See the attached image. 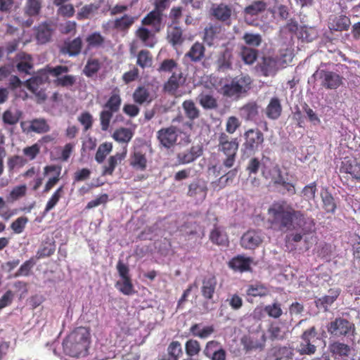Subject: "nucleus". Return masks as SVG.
Here are the masks:
<instances>
[{
    "mask_svg": "<svg viewBox=\"0 0 360 360\" xmlns=\"http://www.w3.org/2000/svg\"><path fill=\"white\" fill-rule=\"evenodd\" d=\"M341 289L339 288H330L328 291V295L319 298L316 301L317 305H321L324 308L330 306L340 296Z\"/></svg>",
    "mask_w": 360,
    "mask_h": 360,
    "instance_id": "c756f323",
    "label": "nucleus"
},
{
    "mask_svg": "<svg viewBox=\"0 0 360 360\" xmlns=\"http://www.w3.org/2000/svg\"><path fill=\"white\" fill-rule=\"evenodd\" d=\"M133 98L135 103L140 105L151 101L149 91L145 86H139L133 94Z\"/></svg>",
    "mask_w": 360,
    "mask_h": 360,
    "instance_id": "c03bdc74",
    "label": "nucleus"
},
{
    "mask_svg": "<svg viewBox=\"0 0 360 360\" xmlns=\"http://www.w3.org/2000/svg\"><path fill=\"white\" fill-rule=\"evenodd\" d=\"M162 18L163 13L153 9L142 19L141 24L151 26L155 32H159L162 27Z\"/></svg>",
    "mask_w": 360,
    "mask_h": 360,
    "instance_id": "aec40b11",
    "label": "nucleus"
},
{
    "mask_svg": "<svg viewBox=\"0 0 360 360\" xmlns=\"http://www.w3.org/2000/svg\"><path fill=\"white\" fill-rule=\"evenodd\" d=\"M100 69V63L98 60L93 59L88 60L84 67V73L87 77H91Z\"/></svg>",
    "mask_w": 360,
    "mask_h": 360,
    "instance_id": "052dcab7",
    "label": "nucleus"
},
{
    "mask_svg": "<svg viewBox=\"0 0 360 360\" xmlns=\"http://www.w3.org/2000/svg\"><path fill=\"white\" fill-rule=\"evenodd\" d=\"M105 37L99 32H94L89 34L86 38L87 49L103 47L105 44Z\"/></svg>",
    "mask_w": 360,
    "mask_h": 360,
    "instance_id": "f704fd0d",
    "label": "nucleus"
},
{
    "mask_svg": "<svg viewBox=\"0 0 360 360\" xmlns=\"http://www.w3.org/2000/svg\"><path fill=\"white\" fill-rule=\"evenodd\" d=\"M167 39L168 41L174 46L181 44L184 41L183 31L181 28L177 25L171 27L167 32Z\"/></svg>",
    "mask_w": 360,
    "mask_h": 360,
    "instance_id": "e433bc0d",
    "label": "nucleus"
},
{
    "mask_svg": "<svg viewBox=\"0 0 360 360\" xmlns=\"http://www.w3.org/2000/svg\"><path fill=\"white\" fill-rule=\"evenodd\" d=\"M28 219L26 217H20L15 219L11 225V229L15 233H21L27 222Z\"/></svg>",
    "mask_w": 360,
    "mask_h": 360,
    "instance_id": "69168bd1",
    "label": "nucleus"
},
{
    "mask_svg": "<svg viewBox=\"0 0 360 360\" xmlns=\"http://www.w3.org/2000/svg\"><path fill=\"white\" fill-rule=\"evenodd\" d=\"M22 153L29 160H32L39 154L40 146L38 143H34L31 146H27L23 148Z\"/></svg>",
    "mask_w": 360,
    "mask_h": 360,
    "instance_id": "0e129e2a",
    "label": "nucleus"
},
{
    "mask_svg": "<svg viewBox=\"0 0 360 360\" xmlns=\"http://www.w3.org/2000/svg\"><path fill=\"white\" fill-rule=\"evenodd\" d=\"M239 143L237 138H231L224 132H221L218 138V151L224 158L222 165L227 169L231 168L236 160Z\"/></svg>",
    "mask_w": 360,
    "mask_h": 360,
    "instance_id": "7ed1b4c3",
    "label": "nucleus"
},
{
    "mask_svg": "<svg viewBox=\"0 0 360 360\" xmlns=\"http://www.w3.org/2000/svg\"><path fill=\"white\" fill-rule=\"evenodd\" d=\"M112 145L111 143H103L101 144L96 151L95 160L98 163H102L105 159L106 156L111 152Z\"/></svg>",
    "mask_w": 360,
    "mask_h": 360,
    "instance_id": "3c124183",
    "label": "nucleus"
},
{
    "mask_svg": "<svg viewBox=\"0 0 360 360\" xmlns=\"http://www.w3.org/2000/svg\"><path fill=\"white\" fill-rule=\"evenodd\" d=\"M136 37L143 43V44L148 48H153L156 44L155 34L148 29L141 27L138 28L135 32Z\"/></svg>",
    "mask_w": 360,
    "mask_h": 360,
    "instance_id": "bb28decb",
    "label": "nucleus"
},
{
    "mask_svg": "<svg viewBox=\"0 0 360 360\" xmlns=\"http://www.w3.org/2000/svg\"><path fill=\"white\" fill-rule=\"evenodd\" d=\"M264 311L266 314L272 318L278 319L282 315L281 305L278 302H274L271 304L265 306Z\"/></svg>",
    "mask_w": 360,
    "mask_h": 360,
    "instance_id": "6e6d98bb",
    "label": "nucleus"
},
{
    "mask_svg": "<svg viewBox=\"0 0 360 360\" xmlns=\"http://www.w3.org/2000/svg\"><path fill=\"white\" fill-rule=\"evenodd\" d=\"M82 48V40L78 37L72 40H65L60 48V52L69 56H78Z\"/></svg>",
    "mask_w": 360,
    "mask_h": 360,
    "instance_id": "a211bd4d",
    "label": "nucleus"
},
{
    "mask_svg": "<svg viewBox=\"0 0 360 360\" xmlns=\"http://www.w3.org/2000/svg\"><path fill=\"white\" fill-rule=\"evenodd\" d=\"M317 335L316 328L312 326L305 330L301 335V342L297 347L300 355H313L316 352V347L311 343V340Z\"/></svg>",
    "mask_w": 360,
    "mask_h": 360,
    "instance_id": "0eeeda50",
    "label": "nucleus"
},
{
    "mask_svg": "<svg viewBox=\"0 0 360 360\" xmlns=\"http://www.w3.org/2000/svg\"><path fill=\"white\" fill-rule=\"evenodd\" d=\"M278 60L277 57L264 56L258 63L257 68L263 76H273L278 70Z\"/></svg>",
    "mask_w": 360,
    "mask_h": 360,
    "instance_id": "4468645a",
    "label": "nucleus"
},
{
    "mask_svg": "<svg viewBox=\"0 0 360 360\" xmlns=\"http://www.w3.org/2000/svg\"><path fill=\"white\" fill-rule=\"evenodd\" d=\"M222 349L220 343L216 340H211L207 342L203 351V354L207 358L211 356L212 354L217 352L219 349Z\"/></svg>",
    "mask_w": 360,
    "mask_h": 360,
    "instance_id": "e2e57ef3",
    "label": "nucleus"
},
{
    "mask_svg": "<svg viewBox=\"0 0 360 360\" xmlns=\"http://www.w3.org/2000/svg\"><path fill=\"white\" fill-rule=\"evenodd\" d=\"M134 21V17L125 14L121 18H118L115 20L113 27L117 30L124 32L130 28Z\"/></svg>",
    "mask_w": 360,
    "mask_h": 360,
    "instance_id": "c9c22d12",
    "label": "nucleus"
},
{
    "mask_svg": "<svg viewBox=\"0 0 360 360\" xmlns=\"http://www.w3.org/2000/svg\"><path fill=\"white\" fill-rule=\"evenodd\" d=\"M47 80L46 76L37 75L32 77L26 82L27 89L34 94L39 102L46 100L45 84Z\"/></svg>",
    "mask_w": 360,
    "mask_h": 360,
    "instance_id": "1a4fd4ad",
    "label": "nucleus"
},
{
    "mask_svg": "<svg viewBox=\"0 0 360 360\" xmlns=\"http://www.w3.org/2000/svg\"><path fill=\"white\" fill-rule=\"evenodd\" d=\"M262 175L266 179H269L273 186L278 188L283 194L293 195L296 193L295 186L293 183L288 181L283 175L278 165L271 168H265L262 171Z\"/></svg>",
    "mask_w": 360,
    "mask_h": 360,
    "instance_id": "20e7f679",
    "label": "nucleus"
},
{
    "mask_svg": "<svg viewBox=\"0 0 360 360\" xmlns=\"http://www.w3.org/2000/svg\"><path fill=\"white\" fill-rule=\"evenodd\" d=\"M246 293L252 297H264L268 295L269 290L266 285L262 283H255L250 285L248 287Z\"/></svg>",
    "mask_w": 360,
    "mask_h": 360,
    "instance_id": "37998d69",
    "label": "nucleus"
},
{
    "mask_svg": "<svg viewBox=\"0 0 360 360\" xmlns=\"http://www.w3.org/2000/svg\"><path fill=\"white\" fill-rule=\"evenodd\" d=\"M153 57L150 51L142 49L136 56V65L142 69L150 68L153 65Z\"/></svg>",
    "mask_w": 360,
    "mask_h": 360,
    "instance_id": "473e14b6",
    "label": "nucleus"
},
{
    "mask_svg": "<svg viewBox=\"0 0 360 360\" xmlns=\"http://www.w3.org/2000/svg\"><path fill=\"white\" fill-rule=\"evenodd\" d=\"M30 128L37 133H45L49 131V126L44 120H34L31 122Z\"/></svg>",
    "mask_w": 360,
    "mask_h": 360,
    "instance_id": "bf43d9fd",
    "label": "nucleus"
},
{
    "mask_svg": "<svg viewBox=\"0 0 360 360\" xmlns=\"http://www.w3.org/2000/svg\"><path fill=\"white\" fill-rule=\"evenodd\" d=\"M185 350L189 356L198 355L200 352V345L196 340H188L185 344Z\"/></svg>",
    "mask_w": 360,
    "mask_h": 360,
    "instance_id": "4d7b16f0",
    "label": "nucleus"
},
{
    "mask_svg": "<svg viewBox=\"0 0 360 360\" xmlns=\"http://www.w3.org/2000/svg\"><path fill=\"white\" fill-rule=\"evenodd\" d=\"M64 195V186L62 185L58 187L54 193L52 194L49 200H48L46 207L44 208V214L48 213L53 210L59 202L60 199Z\"/></svg>",
    "mask_w": 360,
    "mask_h": 360,
    "instance_id": "ea45409f",
    "label": "nucleus"
},
{
    "mask_svg": "<svg viewBox=\"0 0 360 360\" xmlns=\"http://www.w3.org/2000/svg\"><path fill=\"white\" fill-rule=\"evenodd\" d=\"M354 328V324L345 319L338 318L327 326L328 332L335 336H346Z\"/></svg>",
    "mask_w": 360,
    "mask_h": 360,
    "instance_id": "9b49d317",
    "label": "nucleus"
},
{
    "mask_svg": "<svg viewBox=\"0 0 360 360\" xmlns=\"http://www.w3.org/2000/svg\"><path fill=\"white\" fill-rule=\"evenodd\" d=\"M264 239V233L259 229H250L241 237L240 244L245 249L254 250L259 247Z\"/></svg>",
    "mask_w": 360,
    "mask_h": 360,
    "instance_id": "9d476101",
    "label": "nucleus"
},
{
    "mask_svg": "<svg viewBox=\"0 0 360 360\" xmlns=\"http://www.w3.org/2000/svg\"><path fill=\"white\" fill-rule=\"evenodd\" d=\"M219 27L217 26L210 25L207 27L204 30L203 41L208 46H212L214 40L216 38V35L219 32Z\"/></svg>",
    "mask_w": 360,
    "mask_h": 360,
    "instance_id": "5fc2aeb1",
    "label": "nucleus"
},
{
    "mask_svg": "<svg viewBox=\"0 0 360 360\" xmlns=\"http://www.w3.org/2000/svg\"><path fill=\"white\" fill-rule=\"evenodd\" d=\"M217 281L214 276L205 277L202 282L201 293L204 298L211 300L215 292Z\"/></svg>",
    "mask_w": 360,
    "mask_h": 360,
    "instance_id": "4be33fe9",
    "label": "nucleus"
},
{
    "mask_svg": "<svg viewBox=\"0 0 360 360\" xmlns=\"http://www.w3.org/2000/svg\"><path fill=\"white\" fill-rule=\"evenodd\" d=\"M268 212L271 217V225L281 231L301 226L304 221V214L300 211L295 210L285 201L274 203Z\"/></svg>",
    "mask_w": 360,
    "mask_h": 360,
    "instance_id": "f257e3e1",
    "label": "nucleus"
},
{
    "mask_svg": "<svg viewBox=\"0 0 360 360\" xmlns=\"http://www.w3.org/2000/svg\"><path fill=\"white\" fill-rule=\"evenodd\" d=\"M179 64L172 58L165 59L160 63L158 68L159 72H173L174 71H178Z\"/></svg>",
    "mask_w": 360,
    "mask_h": 360,
    "instance_id": "603ef678",
    "label": "nucleus"
},
{
    "mask_svg": "<svg viewBox=\"0 0 360 360\" xmlns=\"http://www.w3.org/2000/svg\"><path fill=\"white\" fill-rule=\"evenodd\" d=\"M41 0H27L25 6V12L28 16H36L39 14L41 8Z\"/></svg>",
    "mask_w": 360,
    "mask_h": 360,
    "instance_id": "de8ad7c7",
    "label": "nucleus"
},
{
    "mask_svg": "<svg viewBox=\"0 0 360 360\" xmlns=\"http://www.w3.org/2000/svg\"><path fill=\"white\" fill-rule=\"evenodd\" d=\"M55 26L51 22L40 23L34 27V36L38 44H45L49 42L55 32Z\"/></svg>",
    "mask_w": 360,
    "mask_h": 360,
    "instance_id": "f8f14e48",
    "label": "nucleus"
},
{
    "mask_svg": "<svg viewBox=\"0 0 360 360\" xmlns=\"http://www.w3.org/2000/svg\"><path fill=\"white\" fill-rule=\"evenodd\" d=\"M214 332V327L213 326H207L200 328V324L195 323L190 328V333L192 335L200 339H206L209 338Z\"/></svg>",
    "mask_w": 360,
    "mask_h": 360,
    "instance_id": "2f4dec72",
    "label": "nucleus"
},
{
    "mask_svg": "<svg viewBox=\"0 0 360 360\" xmlns=\"http://www.w3.org/2000/svg\"><path fill=\"white\" fill-rule=\"evenodd\" d=\"M243 40L248 47H258L262 42V35L259 33L245 32L243 37Z\"/></svg>",
    "mask_w": 360,
    "mask_h": 360,
    "instance_id": "09e8293b",
    "label": "nucleus"
},
{
    "mask_svg": "<svg viewBox=\"0 0 360 360\" xmlns=\"http://www.w3.org/2000/svg\"><path fill=\"white\" fill-rule=\"evenodd\" d=\"M36 262L37 259L33 257L28 260H26L15 273L14 277L29 276L31 274L32 269L35 266Z\"/></svg>",
    "mask_w": 360,
    "mask_h": 360,
    "instance_id": "79ce46f5",
    "label": "nucleus"
},
{
    "mask_svg": "<svg viewBox=\"0 0 360 360\" xmlns=\"http://www.w3.org/2000/svg\"><path fill=\"white\" fill-rule=\"evenodd\" d=\"M121 98L118 91H113L108 101L105 104V108L110 112L119 111L121 105Z\"/></svg>",
    "mask_w": 360,
    "mask_h": 360,
    "instance_id": "a19ab883",
    "label": "nucleus"
},
{
    "mask_svg": "<svg viewBox=\"0 0 360 360\" xmlns=\"http://www.w3.org/2000/svg\"><path fill=\"white\" fill-rule=\"evenodd\" d=\"M139 76V69L134 67L131 70L124 73L122 79L126 84L135 81Z\"/></svg>",
    "mask_w": 360,
    "mask_h": 360,
    "instance_id": "774afa93",
    "label": "nucleus"
},
{
    "mask_svg": "<svg viewBox=\"0 0 360 360\" xmlns=\"http://www.w3.org/2000/svg\"><path fill=\"white\" fill-rule=\"evenodd\" d=\"M266 8V4L262 0L255 1L250 5L246 6L244 9V13L245 15H257L259 13L264 11Z\"/></svg>",
    "mask_w": 360,
    "mask_h": 360,
    "instance_id": "a18cd8bd",
    "label": "nucleus"
},
{
    "mask_svg": "<svg viewBox=\"0 0 360 360\" xmlns=\"http://www.w3.org/2000/svg\"><path fill=\"white\" fill-rule=\"evenodd\" d=\"M351 25L349 17L345 15L335 16L330 22L329 28L335 31L348 30Z\"/></svg>",
    "mask_w": 360,
    "mask_h": 360,
    "instance_id": "7c9ffc66",
    "label": "nucleus"
},
{
    "mask_svg": "<svg viewBox=\"0 0 360 360\" xmlns=\"http://www.w3.org/2000/svg\"><path fill=\"white\" fill-rule=\"evenodd\" d=\"M245 141L243 143L241 153L243 157L248 158L258 150L264 142V135L258 129H250L244 134Z\"/></svg>",
    "mask_w": 360,
    "mask_h": 360,
    "instance_id": "39448f33",
    "label": "nucleus"
},
{
    "mask_svg": "<svg viewBox=\"0 0 360 360\" xmlns=\"http://www.w3.org/2000/svg\"><path fill=\"white\" fill-rule=\"evenodd\" d=\"M198 98L200 105L205 109H213L217 107V101L211 95L200 94Z\"/></svg>",
    "mask_w": 360,
    "mask_h": 360,
    "instance_id": "13d9d810",
    "label": "nucleus"
},
{
    "mask_svg": "<svg viewBox=\"0 0 360 360\" xmlns=\"http://www.w3.org/2000/svg\"><path fill=\"white\" fill-rule=\"evenodd\" d=\"M177 136V130L174 127L164 128L157 132V139L160 143L167 149L174 146Z\"/></svg>",
    "mask_w": 360,
    "mask_h": 360,
    "instance_id": "ddd939ff",
    "label": "nucleus"
},
{
    "mask_svg": "<svg viewBox=\"0 0 360 360\" xmlns=\"http://www.w3.org/2000/svg\"><path fill=\"white\" fill-rule=\"evenodd\" d=\"M202 153V147L199 145L192 146L189 150L177 154L179 165H186L193 162Z\"/></svg>",
    "mask_w": 360,
    "mask_h": 360,
    "instance_id": "6ab92c4d",
    "label": "nucleus"
},
{
    "mask_svg": "<svg viewBox=\"0 0 360 360\" xmlns=\"http://www.w3.org/2000/svg\"><path fill=\"white\" fill-rule=\"evenodd\" d=\"M316 74L321 81V86L327 89H336L342 84L343 77L335 72L321 70Z\"/></svg>",
    "mask_w": 360,
    "mask_h": 360,
    "instance_id": "6e6552de",
    "label": "nucleus"
},
{
    "mask_svg": "<svg viewBox=\"0 0 360 360\" xmlns=\"http://www.w3.org/2000/svg\"><path fill=\"white\" fill-rule=\"evenodd\" d=\"M133 136L131 129L127 128H120L117 129L113 134V138L118 142L128 143Z\"/></svg>",
    "mask_w": 360,
    "mask_h": 360,
    "instance_id": "864d4df0",
    "label": "nucleus"
},
{
    "mask_svg": "<svg viewBox=\"0 0 360 360\" xmlns=\"http://www.w3.org/2000/svg\"><path fill=\"white\" fill-rule=\"evenodd\" d=\"M340 172L350 174L353 179L360 183V162L356 160L345 158L341 163Z\"/></svg>",
    "mask_w": 360,
    "mask_h": 360,
    "instance_id": "2eb2a0df",
    "label": "nucleus"
},
{
    "mask_svg": "<svg viewBox=\"0 0 360 360\" xmlns=\"http://www.w3.org/2000/svg\"><path fill=\"white\" fill-rule=\"evenodd\" d=\"M232 51L226 48L221 51L217 59V65L219 71H226L232 68Z\"/></svg>",
    "mask_w": 360,
    "mask_h": 360,
    "instance_id": "393cba45",
    "label": "nucleus"
},
{
    "mask_svg": "<svg viewBox=\"0 0 360 360\" xmlns=\"http://www.w3.org/2000/svg\"><path fill=\"white\" fill-rule=\"evenodd\" d=\"M126 155L127 150L125 149L122 153H117L115 155L110 156L108 159L107 163L103 167L102 176L112 175L115 167L121 163Z\"/></svg>",
    "mask_w": 360,
    "mask_h": 360,
    "instance_id": "412c9836",
    "label": "nucleus"
},
{
    "mask_svg": "<svg viewBox=\"0 0 360 360\" xmlns=\"http://www.w3.org/2000/svg\"><path fill=\"white\" fill-rule=\"evenodd\" d=\"M252 79L249 75L235 77L230 84L223 87L224 94L228 96H239L248 92L251 88Z\"/></svg>",
    "mask_w": 360,
    "mask_h": 360,
    "instance_id": "423d86ee",
    "label": "nucleus"
},
{
    "mask_svg": "<svg viewBox=\"0 0 360 360\" xmlns=\"http://www.w3.org/2000/svg\"><path fill=\"white\" fill-rule=\"evenodd\" d=\"M185 82V77L180 69L174 71L167 82L164 85L165 91L174 95L177 89Z\"/></svg>",
    "mask_w": 360,
    "mask_h": 360,
    "instance_id": "f3484780",
    "label": "nucleus"
},
{
    "mask_svg": "<svg viewBox=\"0 0 360 360\" xmlns=\"http://www.w3.org/2000/svg\"><path fill=\"white\" fill-rule=\"evenodd\" d=\"M205 53V48L204 45L199 41H196L185 54V57L188 58L193 63H198L204 58Z\"/></svg>",
    "mask_w": 360,
    "mask_h": 360,
    "instance_id": "a878e982",
    "label": "nucleus"
},
{
    "mask_svg": "<svg viewBox=\"0 0 360 360\" xmlns=\"http://www.w3.org/2000/svg\"><path fill=\"white\" fill-rule=\"evenodd\" d=\"M321 195L323 209L327 212L333 213L336 209V204L331 193L328 190H325L321 193Z\"/></svg>",
    "mask_w": 360,
    "mask_h": 360,
    "instance_id": "49530a36",
    "label": "nucleus"
},
{
    "mask_svg": "<svg viewBox=\"0 0 360 360\" xmlns=\"http://www.w3.org/2000/svg\"><path fill=\"white\" fill-rule=\"evenodd\" d=\"M116 288L124 295H130L134 293V285L131 277L122 278L115 284Z\"/></svg>",
    "mask_w": 360,
    "mask_h": 360,
    "instance_id": "8fccbe9b",
    "label": "nucleus"
},
{
    "mask_svg": "<svg viewBox=\"0 0 360 360\" xmlns=\"http://www.w3.org/2000/svg\"><path fill=\"white\" fill-rule=\"evenodd\" d=\"M129 165L134 169L144 171L147 167L146 153L141 147L135 148L132 152Z\"/></svg>",
    "mask_w": 360,
    "mask_h": 360,
    "instance_id": "dca6fc26",
    "label": "nucleus"
},
{
    "mask_svg": "<svg viewBox=\"0 0 360 360\" xmlns=\"http://www.w3.org/2000/svg\"><path fill=\"white\" fill-rule=\"evenodd\" d=\"M91 343L90 329L87 327L75 328L63 340L64 352L72 357L87 355Z\"/></svg>",
    "mask_w": 360,
    "mask_h": 360,
    "instance_id": "f03ea898",
    "label": "nucleus"
},
{
    "mask_svg": "<svg viewBox=\"0 0 360 360\" xmlns=\"http://www.w3.org/2000/svg\"><path fill=\"white\" fill-rule=\"evenodd\" d=\"M167 354L163 355L158 360H179L183 356V349L179 341H172L167 349Z\"/></svg>",
    "mask_w": 360,
    "mask_h": 360,
    "instance_id": "b1692460",
    "label": "nucleus"
},
{
    "mask_svg": "<svg viewBox=\"0 0 360 360\" xmlns=\"http://www.w3.org/2000/svg\"><path fill=\"white\" fill-rule=\"evenodd\" d=\"M250 258H246L241 255H238L232 258L229 262V266L240 272L247 271L250 269Z\"/></svg>",
    "mask_w": 360,
    "mask_h": 360,
    "instance_id": "c85d7f7f",
    "label": "nucleus"
},
{
    "mask_svg": "<svg viewBox=\"0 0 360 360\" xmlns=\"http://www.w3.org/2000/svg\"><path fill=\"white\" fill-rule=\"evenodd\" d=\"M109 201V195L107 193H103L96 198L94 200L89 201L86 205V210H91L99 205H105Z\"/></svg>",
    "mask_w": 360,
    "mask_h": 360,
    "instance_id": "680f3d73",
    "label": "nucleus"
},
{
    "mask_svg": "<svg viewBox=\"0 0 360 360\" xmlns=\"http://www.w3.org/2000/svg\"><path fill=\"white\" fill-rule=\"evenodd\" d=\"M212 10V13L216 19L229 24L232 15V8L231 6L221 3L213 7Z\"/></svg>",
    "mask_w": 360,
    "mask_h": 360,
    "instance_id": "5701e85b",
    "label": "nucleus"
},
{
    "mask_svg": "<svg viewBox=\"0 0 360 360\" xmlns=\"http://www.w3.org/2000/svg\"><path fill=\"white\" fill-rule=\"evenodd\" d=\"M210 240L218 245H227L229 244V238L221 228L215 226L210 234Z\"/></svg>",
    "mask_w": 360,
    "mask_h": 360,
    "instance_id": "72a5a7b5",
    "label": "nucleus"
},
{
    "mask_svg": "<svg viewBox=\"0 0 360 360\" xmlns=\"http://www.w3.org/2000/svg\"><path fill=\"white\" fill-rule=\"evenodd\" d=\"M207 188L205 186H201L197 182H193L189 184L187 195L190 197L197 198L204 200L207 195Z\"/></svg>",
    "mask_w": 360,
    "mask_h": 360,
    "instance_id": "58836bf2",
    "label": "nucleus"
},
{
    "mask_svg": "<svg viewBox=\"0 0 360 360\" xmlns=\"http://www.w3.org/2000/svg\"><path fill=\"white\" fill-rule=\"evenodd\" d=\"M240 56L245 64L252 65L257 58L258 51L247 46H242L240 48Z\"/></svg>",
    "mask_w": 360,
    "mask_h": 360,
    "instance_id": "4c0bfd02",
    "label": "nucleus"
},
{
    "mask_svg": "<svg viewBox=\"0 0 360 360\" xmlns=\"http://www.w3.org/2000/svg\"><path fill=\"white\" fill-rule=\"evenodd\" d=\"M328 349L333 356L340 357H347L351 352V347L340 341L330 343Z\"/></svg>",
    "mask_w": 360,
    "mask_h": 360,
    "instance_id": "cd10ccee",
    "label": "nucleus"
},
{
    "mask_svg": "<svg viewBox=\"0 0 360 360\" xmlns=\"http://www.w3.org/2000/svg\"><path fill=\"white\" fill-rule=\"evenodd\" d=\"M76 82V79L73 75H65L61 77H58L55 83L57 86L63 87L72 86Z\"/></svg>",
    "mask_w": 360,
    "mask_h": 360,
    "instance_id": "338daca9",
    "label": "nucleus"
}]
</instances>
